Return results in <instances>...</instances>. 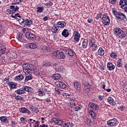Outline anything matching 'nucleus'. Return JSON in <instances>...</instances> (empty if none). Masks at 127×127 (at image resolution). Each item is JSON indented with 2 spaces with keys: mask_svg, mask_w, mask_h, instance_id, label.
I'll return each mask as SVG.
<instances>
[{
  "mask_svg": "<svg viewBox=\"0 0 127 127\" xmlns=\"http://www.w3.org/2000/svg\"><path fill=\"white\" fill-rule=\"evenodd\" d=\"M112 12L116 17V20L118 22H120L123 20V21H127V16L124 14V13H122L121 12L118 11L116 10H113Z\"/></svg>",
  "mask_w": 127,
  "mask_h": 127,
  "instance_id": "nucleus-1",
  "label": "nucleus"
},
{
  "mask_svg": "<svg viewBox=\"0 0 127 127\" xmlns=\"http://www.w3.org/2000/svg\"><path fill=\"white\" fill-rule=\"evenodd\" d=\"M51 121L53 123L56 124L58 126H63V127H72L73 125L72 123L67 122L66 123L64 121H63L57 118H52Z\"/></svg>",
  "mask_w": 127,
  "mask_h": 127,
  "instance_id": "nucleus-2",
  "label": "nucleus"
},
{
  "mask_svg": "<svg viewBox=\"0 0 127 127\" xmlns=\"http://www.w3.org/2000/svg\"><path fill=\"white\" fill-rule=\"evenodd\" d=\"M34 70H35V67L30 64H26L24 65L23 70L24 73L27 75L29 74L30 72L34 71Z\"/></svg>",
  "mask_w": 127,
  "mask_h": 127,
  "instance_id": "nucleus-3",
  "label": "nucleus"
},
{
  "mask_svg": "<svg viewBox=\"0 0 127 127\" xmlns=\"http://www.w3.org/2000/svg\"><path fill=\"white\" fill-rule=\"evenodd\" d=\"M113 32L114 34L116 35H118L120 38H125L126 37V35L125 31L122 30L120 28H115L113 29Z\"/></svg>",
  "mask_w": 127,
  "mask_h": 127,
  "instance_id": "nucleus-4",
  "label": "nucleus"
},
{
  "mask_svg": "<svg viewBox=\"0 0 127 127\" xmlns=\"http://www.w3.org/2000/svg\"><path fill=\"white\" fill-rule=\"evenodd\" d=\"M107 125L108 127H117V126H118V123H117V119L114 118L108 120L107 122Z\"/></svg>",
  "mask_w": 127,
  "mask_h": 127,
  "instance_id": "nucleus-5",
  "label": "nucleus"
},
{
  "mask_svg": "<svg viewBox=\"0 0 127 127\" xmlns=\"http://www.w3.org/2000/svg\"><path fill=\"white\" fill-rule=\"evenodd\" d=\"M102 20V23L104 25H110V18H109V16H108L107 14H104L103 15Z\"/></svg>",
  "mask_w": 127,
  "mask_h": 127,
  "instance_id": "nucleus-6",
  "label": "nucleus"
},
{
  "mask_svg": "<svg viewBox=\"0 0 127 127\" xmlns=\"http://www.w3.org/2000/svg\"><path fill=\"white\" fill-rule=\"evenodd\" d=\"M73 36L74 37L73 40H74L75 42H79L81 36L78 30H76L74 31Z\"/></svg>",
  "mask_w": 127,
  "mask_h": 127,
  "instance_id": "nucleus-7",
  "label": "nucleus"
},
{
  "mask_svg": "<svg viewBox=\"0 0 127 127\" xmlns=\"http://www.w3.org/2000/svg\"><path fill=\"white\" fill-rule=\"evenodd\" d=\"M63 51L66 55H68V56H70V57H73L74 56V52L73 50L71 49H64Z\"/></svg>",
  "mask_w": 127,
  "mask_h": 127,
  "instance_id": "nucleus-8",
  "label": "nucleus"
},
{
  "mask_svg": "<svg viewBox=\"0 0 127 127\" xmlns=\"http://www.w3.org/2000/svg\"><path fill=\"white\" fill-rule=\"evenodd\" d=\"M25 36L26 38H28V39H30L31 40H35V35L29 32H26L25 34Z\"/></svg>",
  "mask_w": 127,
  "mask_h": 127,
  "instance_id": "nucleus-9",
  "label": "nucleus"
},
{
  "mask_svg": "<svg viewBox=\"0 0 127 127\" xmlns=\"http://www.w3.org/2000/svg\"><path fill=\"white\" fill-rule=\"evenodd\" d=\"M32 24V20L30 18L26 19L24 22V27H30V26Z\"/></svg>",
  "mask_w": 127,
  "mask_h": 127,
  "instance_id": "nucleus-10",
  "label": "nucleus"
},
{
  "mask_svg": "<svg viewBox=\"0 0 127 127\" xmlns=\"http://www.w3.org/2000/svg\"><path fill=\"white\" fill-rule=\"evenodd\" d=\"M8 85L10 90L11 91L13 89H16L17 88V83L12 81L9 82L7 83Z\"/></svg>",
  "mask_w": 127,
  "mask_h": 127,
  "instance_id": "nucleus-11",
  "label": "nucleus"
},
{
  "mask_svg": "<svg viewBox=\"0 0 127 127\" xmlns=\"http://www.w3.org/2000/svg\"><path fill=\"white\" fill-rule=\"evenodd\" d=\"M17 39L22 43L26 42V40L24 39V36L22 33L17 34Z\"/></svg>",
  "mask_w": 127,
  "mask_h": 127,
  "instance_id": "nucleus-12",
  "label": "nucleus"
},
{
  "mask_svg": "<svg viewBox=\"0 0 127 127\" xmlns=\"http://www.w3.org/2000/svg\"><path fill=\"white\" fill-rule=\"evenodd\" d=\"M38 93L39 96H40V97H43V96H46V97H49V96H50L48 93L46 94L45 91H44L42 89H40L38 91Z\"/></svg>",
  "mask_w": 127,
  "mask_h": 127,
  "instance_id": "nucleus-13",
  "label": "nucleus"
},
{
  "mask_svg": "<svg viewBox=\"0 0 127 127\" xmlns=\"http://www.w3.org/2000/svg\"><path fill=\"white\" fill-rule=\"evenodd\" d=\"M19 112L20 113H22V114H30V111L28 110V109L25 108V107H21L19 109Z\"/></svg>",
  "mask_w": 127,
  "mask_h": 127,
  "instance_id": "nucleus-14",
  "label": "nucleus"
},
{
  "mask_svg": "<svg viewBox=\"0 0 127 127\" xmlns=\"http://www.w3.org/2000/svg\"><path fill=\"white\" fill-rule=\"evenodd\" d=\"M26 47L31 49H35V48H37V45L34 43H28L26 44Z\"/></svg>",
  "mask_w": 127,
  "mask_h": 127,
  "instance_id": "nucleus-15",
  "label": "nucleus"
},
{
  "mask_svg": "<svg viewBox=\"0 0 127 127\" xmlns=\"http://www.w3.org/2000/svg\"><path fill=\"white\" fill-rule=\"evenodd\" d=\"M107 102L110 104V105H111V106H113V107H115L117 104L116 103V102H115L114 98L112 97H109L108 98Z\"/></svg>",
  "mask_w": 127,
  "mask_h": 127,
  "instance_id": "nucleus-16",
  "label": "nucleus"
},
{
  "mask_svg": "<svg viewBox=\"0 0 127 127\" xmlns=\"http://www.w3.org/2000/svg\"><path fill=\"white\" fill-rule=\"evenodd\" d=\"M91 85L89 82L87 81L84 83L83 90L86 92H89L90 90Z\"/></svg>",
  "mask_w": 127,
  "mask_h": 127,
  "instance_id": "nucleus-17",
  "label": "nucleus"
},
{
  "mask_svg": "<svg viewBox=\"0 0 127 127\" xmlns=\"http://www.w3.org/2000/svg\"><path fill=\"white\" fill-rule=\"evenodd\" d=\"M56 25H57L59 28V27H60L61 28H63L65 27V26H66V22L60 21L58 22Z\"/></svg>",
  "mask_w": 127,
  "mask_h": 127,
  "instance_id": "nucleus-18",
  "label": "nucleus"
},
{
  "mask_svg": "<svg viewBox=\"0 0 127 127\" xmlns=\"http://www.w3.org/2000/svg\"><path fill=\"white\" fill-rule=\"evenodd\" d=\"M107 68L109 71H113L115 70V68H116V66L113 64V63L111 62H109L107 64Z\"/></svg>",
  "mask_w": 127,
  "mask_h": 127,
  "instance_id": "nucleus-19",
  "label": "nucleus"
},
{
  "mask_svg": "<svg viewBox=\"0 0 127 127\" xmlns=\"http://www.w3.org/2000/svg\"><path fill=\"white\" fill-rule=\"evenodd\" d=\"M58 53L59 55L57 56V58L59 59H65V58H66V55L64 52L60 51Z\"/></svg>",
  "mask_w": 127,
  "mask_h": 127,
  "instance_id": "nucleus-20",
  "label": "nucleus"
},
{
  "mask_svg": "<svg viewBox=\"0 0 127 127\" xmlns=\"http://www.w3.org/2000/svg\"><path fill=\"white\" fill-rule=\"evenodd\" d=\"M10 8L13 9L15 12L19 9V7L16 5V3H12L11 5L10 6Z\"/></svg>",
  "mask_w": 127,
  "mask_h": 127,
  "instance_id": "nucleus-21",
  "label": "nucleus"
},
{
  "mask_svg": "<svg viewBox=\"0 0 127 127\" xmlns=\"http://www.w3.org/2000/svg\"><path fill=\"white\" fill-rule=\"evenodd\" d=\"M89 114L93 120H96L97 117V113L95 112H94V110H89Z\"/></svg>",
  "mask_w": 127,
  "mask_h": 127,
  "instance_id": "nucleus-22",
  "label": "nucleus"
},
{
  "mask_svg": "<svg viewBox=\"0 0 127 127\" xmlns=\"http://www.w3.org/2000/svg\"><path fill=\"white\" fill-rule=\"evenodd\" d=\"M6 48L3 45V44L0 43V54L2 55L4 54V52H5Z\"/></svg>",
  "mask_w": 127,
  "mask_h": 127,
  "instance_id": "nucleus-23",
  "label": "nucleus"
},
{
  "mask_svg": "<svg viewBox=\"0 0 127 127\" xmlns=\"http://www.w3.org/2000/svg\"><path fill=\"white\" fill-rule=\"evenodd\" d=\"M57 87H59L62 89H65L66 88V85L64 82L62 81H59L57 84Z\"/></svg>",
  "mask_w": 127,
  "mask_h": 127,
  "instance_id": "nucleus-24",
  "label": "nucleus"
},
{
  "mask_svg": "<svg viewBox=\"0 0 127 127\" xmlns=\"http://www.w3.org/2000/svg\"><path fill=\"white\" fill-rule=\"evenodd\" d=\"M57 65V64L54 63V64H50L49 62H45L43 63V66H51V67H55V66Z\"/></svg>",
  "mask_w": 127,
  "mask_h": 127,
  "instance_id": "nucleus-25",
  "label": "nucleus"
},
{
  "mask_svg": "<svg viewBox=\"0 0 127 127\" xmlns=\"http://www.w3.org/2000/svg\"><path fill=\"white\" fill-rule=\"evenodd\" d=\"M73 85L74 88L77 91H80V89H81V85H80V83H79L78 82L75 81L74 82Z\"/></svg>",
  "mask_w": 127,
  "mask_h": 127,
  "instance_id": "nucleus-26",
  "label": "nucleus"
},
{
  "mask_svg": "<svg viewBox=\"0 0 127 127\" xmlns=\"http://www.w3.org/2000/svg\"><path fill=\"white\" fill-rule=\"evenodd\" d=\"M89 42V40L88 39H84L82 41V48L84 49H86L88 47V43Z\"/></svg>",
  "mask_w": 127,
  "mask_h": 127,
  "instance_id": "nucleus-27",
  "label": "nucleus"
},
{
  "mask_svg": "<svg viewBox=\"0 0 127 127\" xmlns=\"http://www.w3.org/2000/svg\"><path fill=\"white\" fill-rule=\"evenodd\" d=\"M62 35L64 37H68L70 34L69 33V32L68 31V30L64 29L62 33Z\"/></svg>",
  "mask_w": 127,
  "mask_h": 127,
  "instance_id": "nucleus-28",
  "label": "nucleus"
},
{
  "mask_svg": "<svg viewBox=\"0 0 127 127\" xmlns=\"http://www.w3.org/2000/svg\"><path fill=\"white\" fill-rule=\"evenodd\" d=\"M58 29H59V28L57 26V25L54 24V25H53V27L51 29V30H52V32H53V33H57V32L58 31Z\"/></svg>",
  "mask_w": 127,
  "mask_h": 127,
  "instance_id": "nucleus-29",
  "label": "nucleus"
},
{
  "mask_svg": "<svg viewBox=\"0 0 127 127\" xmlns=\"http://www.w3.org/2000/svg\"><path fill=\"white\" fill-rule=\"evenodd\" d=\"M0 120L2 123H5L6 124H7L8 123V120L7 119V117L5 116H2L0 118Z\"/></svg>",
  "mask_w": 127,
  "mask_h": 127,
  "instance_id": "nucleus-30",
  "label": "nucleus"
},
{
  "mask_svg": "<svg viewBox=\"0 0 127 127\" xmlns=\"http://www.w3.org/2000/svg\"><path fill=\"white\" fill-rule=\"evenodd\" d=\"M98 55L104 56L105 55V51L102 48H100L98 51Z\"/></svg>",
  "mask_w": 127,
  "mask_h": 127,
  "instance_id": "nucleus-31",
  "label": "nucleus"
},
{
  "mask_svg": "<svg viewBox=\"0 0 127 127\" xmlns=\"http://www.w3.org/2000/svg\"><path fill=\"white\" fill-rule=\"evenodd\" d=\"M17 95H21L25 93V92L21 88L18 89L15 91Z\"/></svg>",
  "mask_w": 127,
  "mask_h": 127,
  "instance_id": "nucleus-32",
  "label": "nucleus"
},
{
  "mask_svg": "<svg viewBox=\"0 0 127 127\" xmlns=\"http://www.w3.org/2000/svg\"><path fill=\"white\" fill-rule=\"evenodd\" d=\"M36 9V12L37 13H41V12H43V10H44V7H37Z\"/></svg>",
  "mask_w": 127,
  "mask_h": 127,
  "instance_id": "nucleus-33",
  "label": "nucleus"
},
{
  "mask_svg": "<svg viewBox=\"0 0 127 127\" xmlns=\"http://www.w3.org/2000/svg\"><path fill=\"white\" fill-rule=\"evenodd\" d=\"M52 78L54 80H59V78H61V75L59 73H56L53 75Z\"/></svg>",
  "mask_w": 127,
  "mask_h": 127,
  "instance_id": "nucleus-34",
  "label": "nucleus"
},
{
  "mask_svg": "<svg viewBox=\"0 0 127 127\" xmlns=\"http://www.w3.org/2000/svg\"><path fill=\"white\" fill-rule=\"evenodd\" d=\"M24 78V77L23 76V75L20 74L19 75L15 77V79L19 81H21V80H23Z\"/></svg>",
  "mask_w": 127,
  "mask_h": 127,
  "instance_id": "nucleus-35",
  "label": "nucleus"
},
{
  "mask_svg": "<svg viewBox=\"0 0 127 127\" xmlns=\"http://www.w3.org/2000/svg\"><path fill=\"white\" fill-rule=\"evenodd\" d=\"M6 14H12L13 13H15V12L11 8L10 9H7L6 10Z\"/></svg>",
  "mask_w": 127,
  "mask_h": 127,
  "instance_id": "nucleus-36",
  "label": "nucleus"
},
{
  "mask_svg": "<svg viewBox=\"0 0 127 127\" xmlns=\"http://www.w3.org/2000/svg\"><path fill=\"white\" fill-rule=\"evenodd\" d=\"M120 5L123 7H125V5H127V0H121Z\"/></svg>",
  "mask_w": 127,
  "mask_h": 127,
  "instance_id": "nucleus-37",
  "label": "nucleus"
},
{
  "mask_svg": "<svg viewBox=\"0 0 127 127\" xmlns=\"http://www.w3.org/2000/svg\"><path fill=\"white\" fill-rule=\"evenodd\" d=\"M64 70V66H59L56 68V71L57 72H62Z\"/></svg>",
  "mask_w": 127,
  "mask_h": 127,
  "instance_id": "nucleus-38",
  "label": "nucleus"
},
{
  "mask_svg": "<svg viewBox=\"0 0 127 127\" xmlns=\"http://www.w3.org/2000/svg\"><path fill=\"white\" fill-rule=\"evenodd\" d=\"M32 79V75L29 74L28 75H26L25 79V82H28L29 80H31Z\"/></svg>",
  "mask_w": 127,
  "mask_h": 127,
  "instance_id": "nucleus-39",
  "label": "nucleus"
},
{
  "mask_svg": "<svg viewBox=\"0 0 127 127\" xmlns=\"http://www.w3.org/2000/svg\"><path fill=\"white\" fill-rule=\"evenodd\" d=\"M96 105V104L93 102H90L89 104H88V107L89 108H90V109H92V110H95V106Z\"/></svg>",
  "mask_w": 127,
  "mask_h": 127,
  "instance_id": "nucleus-40",
  "label": "nucleus"
},
{
  "mask_svg": "<svg viewBox=\"0 0 127 127\" xmlns=\"http://www.w3.org/2000/svg\"><path fill=\"white\" fill-rule=\"evenodd\" d=\"M110 57L113 59H116V58H117V57H118V54H117V53L115 52H113L111 54Z\"/></svg>",
  "mask_w": 127,
  "mask_h": 127,
  "instance_id": "nucleus-41",
  "label": "nucleus"
},
{
  "mask_svg": "<svg viewBox=\"0 0 127 127\" xmlns=\"http://www.w3.org/2000/svg\"><path fill=\"white\" fill-rule=\"evenodd\" d=\"M45 4L46 6H47V7H50V6H52V5H53V2L52 1H49L45 3Z\"/></svg>",
  "mask_w": 127,
  "mask_h": 127,
  "instance_id": "nucleus-42",
  "label": "nucleus"
},
{
  "mask_svg": "<svg viewBox=\"0 0 127 127\" xmlns=\"http://www.w3.org/2000/svg\"><path fill=\"white\" fill-rule=\"evenodd\" d=\"M70 104H71V105H73V107H76V103H77V100H76L75 99H70Z\"/></svg>",
  "mask_w": 127,
  "mask_h": 127,
  "instance_id": "nucleus-43",
  "label": "nucleus"
},
{
  "mask_svg": "<svg viewBox=\"0 0 127 127\" xmlns=\"http://www.w3.org/2000/svg\"><path fill=\"white\" fill-rule=\"evenodd\" d=\"M28 90H27V92H28V93H30L31 94H32V93L34 92V89H33V88L29 87H28Z\"/></svg>",
  "mask_w": 127,
  "mask_h": 127,
  "instance_id": "nucleus-44",
  "label": "nucleus"
},
{
  "mask_svg": "<svg viewBox=\"0 0 127 127\" xmlns=\"http://www.w3.org/2000/svg\"><path fill=\"white\" fill-rule=\"evenodd\" d=\"M28 90H27V92H28V93H30L31 94H32V93L34 92V89H33V88L29 87H28Z\"/></svg>",
  "mask_w": 127,
  "mask_h": 127,
  "instance_id": "nucleus-45",
  "label": "nucleus"
},
{
  "mask_svg": "<svg viewBox=\"0 0 127 127\" xmlns=\"http://www.w3.org/2000/svg\"><path fill=\"white\" fill-rule=\"evenodd\" d=\"M11 17H12V18H17V17H21V16H20V15L18 13L15 14L14 15H11Z\"/></svg>",
  "mask_w": 127,
  "mask_h": 127,
  "instance_id": "nucleus-46",
  "label": "nucleus"
},
{
  "mask_svg": "<svg viewBox=\"0 0 127 127\" xmlns=\"http://www.w3.org/2000/svg\"><path fill=\"white\" fill-rule=\"evenodd\" d=\"M20 121L21 123H22V124H26V123H27V120H26V119L24 117L20 118Z\"/></svg>",
  "mask_w": 127,
  "mask_h": 127,
  "instance_id": "nucleus-47",
  "label": "nucleus"
},
{
  "mask_svg": "<svg viewBox=\"0 0 127 127\" xmlns=\"http://www.w3.org/2000/svg\"><path fill=\"white\" fill-rule=\"evenodd\" d=\"M24 20H25L22 18L18 19L19 23H20V24H21V25H22L23 26L24 24Z\"/></svg>",
  "mask_w": 127,
  "mask_h": 127,
  "instance_id": "nucleus-48",
  "label": "nucleus"
},
{
  "mask_svg": "<svg viewBox=\"0 0 127 127\" xmlns=\"http://www.w3.org/2000/svg\"><path fill=\"white\" fill-rule=\"evenodd\" d=\"M59 51H58V50L54 51L52 53L53 55L54 56H56V57H57V56H58Z\"/></svg>",
  "mask_w": 127,
  "mask_h": 127,
  "instance_id": "nucleus-49",
  "label": "nucleus"
},
{
  "mask_svg": "<svg viewBox=\"0 0 127 127\" xmlns=\"http://www.w3.org/2000/svg\"><path fill=\"white\" fill-rule=\"evenodd\" d=\"M93 43H96L95 39H94L93 38H91L90 41H89V45H90V44H92Z\"/></svg>",
  "mask_w": 127,
  "mask_h": 127,
  "instance_id": "nucleus-50",
  "label": "nucleus"
},
{
  "mask_svg": "<svg viewBox=\"0 0 127 127\" xmlns=\"http://www.w3.org/2000/svg\"><path fill=\"white\" fill-rule=\"evenodd\" d=\"M101 16H102V14L101 13H99L97 14L95 18L96 19H97V20H98L99 18H101Z\"/></svg>",
  "mask_w": 127,
  "mask_h": 127,
  "instance_id": "nucleus-51",
  "label": "nucleus"
},
{
  "mask_svg": "<svg viewBox=\"0 0 127 127\" xmlns=\"http://www.w3.org/2000/svg\"><path fill=\"white\" fill-rule=\"evenodd\" d=\"M117 66L119 68H122L123 67V64L122 63H117Z\"/></svg>",
  "mask_w": 127,
  "mask_h": 127,
  "instance_id": "nucleus-52",
  "label": "nucleus"
},
{
  "mask_svg": "<svg viewBox=\"0 0 127 127\" xmlns=\"http://www.w3.org/2000/svg\"><path fill=\"white\" fill-rule=\"evenodd\" d=\"M92 47L93 48L92 51H95V50H97V49H98V45L96 44Z\"/></svg>",
  "mask_w": 127,
  "mask_h": 127,
  "instance_id": "nucleus-53",
  "label": "nucleus"
},
{
  "mask_svg": "<svg viewBox=\"0 0 127 127\" xmlns=\"http://www.w3.org/2000/svg\"><path fill=\"white\" fill-rule=\"evenodd\" d=\"M22 2H23V0H17V2H14L16 4H20Z\"/></svg>",
  "mask_w": 127,
  "mask_h": 127,
  "instance_id": "nucleus-54",
  "label": "nucleus"
},
{
  "mask_svg": "<svg viewBox=\"0 0 127 127\" xmlns=\"http://www.w3.org/2000/svg\"><path fill=\"white\" fill-rule=\"evenodd\" d=\"M98 98L100 101H103L104 100V96L99 95Z\"/></svg>",
  "mask_w": 127,
  "mask_h": 127,
  "instance_id": "nucleus-55",
  "label": "nucleus"
},
{
  "mask_svg": "<svg viewBox=\"0 0 127 127\" xmlns=\"http://www.w3.org/2000/svg\"><path fill=\"white\" fill-rule=\"evenodd\" d=\"M28 89H29V88H28V86H24L22 87L23 91H25V92H27Z\"/></svg>",
  "mask_w": 127,
  "mask_h": 127,
  "instance_id": "nucleus-56",
  "label": "nucleus"
},
{
  "mask_svg": "<svg viewBox=\"0 0 127 127\" xmlns=\"http://www.w3.org/2000/svg\"><path fill=\"white\" fill-rule=\"evenodd\" d=\"M110 3H111V4H115L116 2H117L116 0H109Z\"/></svg>",
  "mask_w": 127,
  "mask_h": 127,
  "instance_id": "nucleus-57",
  "label": "nucleus"
},
{
  "mask_svg": "<svg viewBox=\"0 0 127 127\" xmlns=\"http://www.w3.org/2000/svg\"><path fill=\"white\" fill-rule=\"evenodd\" d=\"M15 99L16 100H18V101H21V100H22V97L17 96L15 97Z\"/></svg>",
  "mask_w": 127,
  "mask_h": 127,
  "instance_id": "nucleus-58",
  "label": "nucleus"
},
{
  "mask_svg": "<svg viewBox=\"0 0 127 127\" xmlns=\"http://www.w3.org/2000/svg\"><path fill=\"white\" fill-rule=\"evenodd\" d=\"M30 127H39V125L38 124H34L32 125V124H31L30 125Z\"/></svg>",
  "mask_w": 127,
  "mask_h": 127,
  "instance_id": "nucleus-59",
  "label": "nucleus"
},
{
  "mask_svg": "<svg viewBox=\"0 0 127 127\" xmlns=\"http://www.w3.org/2000/svg\"><path fill=\"white\" fill-rule=\"evenodd\" d=\"M34 74L37 76H39V75H40V72H39V70H36L34 72Z\"/></svg>",
  "mask_w": 127,
  "mask_h": 127,
  "instance_id": "nucleus-60",
  "label": "nucleus"
},
{
  "mask_svg": "<svg viewBox=\"0 0 127 127\" xmlns=\"http://www.w3.org/2000/svg\"><path fill=\"white\" fill-rule=\"evenodd\" d=\"M48 97L49 96H46V99L45 100L46 102H47V103H51V100H50V98H49Z\"/></svg>",
  "mask_w": 127,
  "mask_h": 127,
  "instance_id": "nucleus-61",
  "label": "nucleus"
},
{
  "mask_svg": "<svg viewBox=\"0 0 127 127\" xmlns=\"http://www.w3.org/2000/svg\"><path fill=\"white\" fill-rule=\"evenodd\" d=\"M99 109H100V106H99L97 104H95L94 109L96 111H98V110H99Z\"/></svg>",
  "mask_w": 127,
  "mask_h": 127,
  "instance_id": "nucleus-62",
  "label": "nucleus"
},
{
  "mask_svg": "<svg viewBox=\"0 0 127 127\" xmlns=\"http://www.w3.org/2000/svg\"><path fill=\"white\" fill-rule=\"evenodd\" d=\"M79 110H81V107L80 106H76L75 108V111H79Z\"/></svg>",
  "mask_w": 127,
  "mask_h": 127,
  "instance_id": "nucleus-63",
  "label": "nucleus"
},
{
  "mask_svg": "<svg viewBox=\"0 0 127 127\" xmlns=\"http://www.w3.org/2000/svg\"><path fill=\"white\" fill-rule=\"evenodd\" d=\"M120 110H121V111H125V106H120Z\"/></svg>",
  "mask_w": 127,
  "mask_h": 127,
  "instance_id": "nucleus-64",
  "label": "nucleus"
}]
</instances>
